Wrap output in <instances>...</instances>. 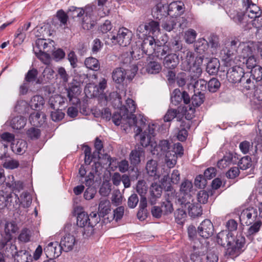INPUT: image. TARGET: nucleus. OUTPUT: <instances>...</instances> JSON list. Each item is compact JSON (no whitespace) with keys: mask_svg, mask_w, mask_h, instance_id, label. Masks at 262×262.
<instances>
[{"mask_svg":"<svg viewBox=\"0 0 262 262\" xmlns=\"http://www.w3.org/2000/svg\"><path fill=\"white\" fill-rule=\"evenodd\" d=\"M197 33L196 31L192 29H189L185 32L184 39L187 43H193L196 39Z\"/></svg>","mask_w":262,"mask_h":262,"instance_id":"obj_53","label":"nucleus"},{"mask_svg":"<svg viewBox=\"0 0 262 262\" xmlns=\"http://www.w3.org/2000/svg\"><path fill=\"white\" fill-rule=\"evenodd\" d=\"M18 230L17 224L15 222H10L6 223L5 225V236L2 238H7L8 239H12V233H15Z\"/></svg>","mask_w":262,"mask_h":262,"instance_id":"obj_34","label":"nucleus"},{"mask_svg":"<svg viewBox=\"0 0 262 262\" xmlns=\"http://www.w3.org/2000/svg\"><path fill=\"white\" fill-rule=\"evenodd\" d=\"M62 249L57 242H50L44 248V252L47 257L55 258L61 254Z\"/></svg>","mask_w":262,"mask_h":262,"instance_id":"obj_9","label":"nucleus"},{"mask_svg":"<svg viewBox=\"0 0 262 262\" xmlns=\"http://www.w3.org/2000/svg\"><path fill=\"white\" fill-rule=\"evenodd\" d=\"M21 204L23 207L28 208L32 203V196L29 193L27 192H23L20 196Z\"/></svg>","mask_w":262,"mask_h":262,"instance_id":"obj_58","label":"nucleus"},{"mask_svg":"<svg viewBox=\"0 0 262 262\" xmlns=\"http://www.w3.org/2000/svg\"><path fill=\"white\" fill-rule=\"evenodd\" d=\"M182 100L185 104L190 102V97L188 94L185 91L181 92L178 89H175L171 96V103L176 106L180 104Z\"/></svg>","mask_w":262,"mask_h":262,"instance_id":"obj_11","label":"nucleus"},{"mask_svg":"<svg viewBox=\"0 0 262 262\" xmlns=\"http://www.w3.org/2000/svg\"><path fill=\"white\" fill-rule=\"evenodd\" d=\"M11 197V194L3 190L0 191V209H2L7 206L9 199Z\"/></svg>","mask_w":262,"mask_h":262,"instance_id":"obj_55","label":"nucleus"},{"mask_svg":"<svg viewBox=\"0 0 262 262\" xmlns=\"http://www.w3.org/2000/svg\"><path fill=\"white\" fill-rule=\"evenodd\" d=\"M75 244V236L71 234H67L61 238L59 245L62 250L67 252L73 249Z\"/></svg>","mask_w":262,"mask_h":262,"instance_id":"obj_14","label":"nucleus"},{"mask_svg":"<svg viewBox=\"0 0 262 262\" xmlns=\"http://www.w3.org/2000/svg\"><path fill=\"white\" fill-rule=\"evenodd\" d=\"M250 75H249V77L250 78L252 77V80L255 83V84L257 82L259 81L262 79V68L258 65L255 67L254 68H252L251 70Z\"/></svg>","mask_w":262,"mask_h":262,"instance_id":"obj_43","label":"nucleus"},{"mask_svg":"<svg viewBox=\"0 0 262 262\" xmlns=\"http://www.w3.org/2000/svg\"><path fill=\"white\" fill-rule=\"evenodd\" d=\"M46 115L43 113L40 112L31 113L29 117L31 124L36 127L42 125L46 122Z\"/></svg>","mask_w":262,"mask_h":262,"instance_id":"obj_20","label":"nucleus"},{"mask_svg":"<svg viewBox=\"0 0 262 262\" xmlns=\"http://www.w3.org/2000/svg\"><path fill=\"white\" fill-rule=\"evenodd\" d=\"M121 105V104H120ZM121 108H125L126 110V114L129 116V117H132L133 115H134V113L136 111V105L135 101L132 99L128 98L126 100V105L121 106Z\"/></svg>","mask_w":262,"mask_h":262,"instance_id":"obj_44","label":"nucleus"},{"mask_svg":"<svg viewBox=\"0 0 262 262\" xmlns=\"http://www.w3.org/2000/svg\"><path fill=\"white\" fill-rule=\"evenodd\" d=\"M126 75V71L122 68H117L114 70L112 73L113 81L118 84L123 82Z\"/></svg>","mask_w":262,"mask_h":262,"instance_id":"obj_31","label":"nucleus"},{"mask_svg":"<svg viewBox=\"0 0 262 262\" xmlns=\"http://www.w3.org/2000/svg\"><path fill=\"white\" fill-rule=\"evenodd\" d=\"M186 216V211L183 209L179 208L174 212L175 220L179 224L184 223Z\"/></svg>","mask_w":262,"mask_h":262,"instance_id":"obj_54","label":"nucleus"},{"mask_svg":"<svg viewBox=\"0 0 262 262\" xmlns=\"http://www.w3.org/2000/svg\"><path fill=\"white\" fill-rule=\"evenodd\" d=\"M85 16L83 18L82 26L84 30H90L94 28L96 22L91 18V13L93 11V7L87 6L85 7Z\"/></svg>","mask_w":262,"mask_h":262,"instance_id":"obj_19","label":"nucleus"},{"mask_svg":"<svg viewBox=\"0 0 262 262\" xmlns=\"http://www.w3.org/2000/svg\"><path fill=\"white\" fill-rule=\"evenodd\" d=\"M169 11V6H168L167 4L159 3L156 5L154 16L159 20L168 17Z\"/></svg>","mask_w":262,"mask_h":262,"instance_id":"obj_18","label":"nucleus"},{"mask_svg":"<svg viewBox=\"0 0 262 262\" xmlns=\"http://www.w3.org/2000/svg\"><path fill=\"white\" fill-rule=\"evenodd\" d=\"M169 8L177 11L178 15H181L184 11V5L179 1L171 3L169 5Z\"/></svg>","mask_w":262,"mask_h":262,"instance_id":"obj_61","label":"nucleus"},{"mask_svg":"<svg viewBox=\"0 0 262 262\" xmlns=\"http://www.w3.org/2000/svg\"><path fill=\"white\" fill-rule=\"evenodd\" d=\"M156 46V42L154 37L149 35L144 39L139 49L144 54L150 55L154 54Z\"/></svg>","mask_w":262,"mask_h":262,"instance_id":"obj_12","label":"nucleus"},{"mask_svg":"<svg viewBox=\"0 0 262 262\" xmlns=\"http://www.w3.org/2000/svg\"><path fill=\"white\" fill-rule=\"evenodd\" d=\"M31 236L30 230L27 228H24L21 230L18 237V239L21 242L28 243L30 241Z\"/></svg>","mask_w":262,"mask_h":262,"instance_id":"obj_59","label":"nucleus"},{"mask_svg":"<svg viewBox=\"0 0 262 262\" xmlns=\"http://www.w3.org/2000/svg\"><path fill=\"white\" fill-rule=\"evenodd\" d=\"M242 47V55L244 58H246L249 56H253L255 47L252 44H243Z\"/></svg>","mask_w":262,"mask_h":262,"instance_id":"obj_51","label":"nucleus"},{"mask_svg":"<svg viewBox=\"0 0 262 262\" xmlns=\"http://www.w3.org/2000/svg\"><path fill=\"white\" fill-rule=\"evenodd\" d=\"M241 42L238 39L229 40L226 42L220 52V57L226 67H231L234 63L233 57L237 53Z\"/></svg>","mask_w":262,"mask_h":262,"instance_id":"obj_4","label":"nucleus"},{"mask_svg":"<svg viewBox=\"0 0 262 262\" xmlns=\"http://www.w3.org/2000/svg\"><path fill=\"white\" fill-rule=\"evenodd\" d=\"M100 219L97 213L92 212L90 215L84 211L79 213L77 216V224L81 229L84 238H89L94 233V227L99 223Z\"/></svg>","mask_w":262,"mask_h":262,"instance_id":"obj_3","label":"nucleus"},{"mask_svg":"<svg viewBox=\"0 0 262 262\" xmlns=\"http://www.w3.org/2000/svg\"><path fill=\"white\" fill-rule=\"evenodd\" d=\"M69 15L64 12L63 10H59L57 12L56 17L60 23V26H66Z\"/></svg>","mask_w":262,"mask_h":262,"instance_id":"obj_63","label":"nucleus"},{"mask_svg":"<svg viewBox=\"0 0 262 262\" xmlns=\"http://www.w3.org/2000/svg\"><path fill=\"white\" fill-rule=\"evenodd\" d=\"M230 18L237 25L241 26L245 30L250 29L248 22L247 16L242 12L234 11L229 14Z\"/></svg>","mask_w":262,"mask_h":262,"instance_id":"obj_13","label":"nucleus"},{"mask_svg":"<svg viewBox=\"0 0 262 262\" xmlns=\"http://www.w3.org/2000/svg\"><path fill=\"white\" fill-rule=\"evenodd\" d=\"M12 150L17 154L21 155L24 153L27 148V143L26 141L20 140L17 142L15 145L12 146Z\"/></svg>","mask_w":262,"mask_h":262,"instance_id":"obj_48","label":"nucleus"},{"mask_svg":"<svg viewBox=\"0 0 262 262\" xmlns=\"http://www.w3.org/2000/svg\"><path fill=\"white\" fill-rule=\"evenodd\" d=\"M186 56L187 60L189 66V67H188L187 69H189L190 72H191V76L192 78H194V79H195L201 75L202 69L199 66L193 65V67H191L190 65H189L190 62L193 60L194 58L192 52H188L187 53Z\"/></svg>","mask_w":262,"mask_h":262,"instance_id":"obj_22","label":"nucleus"},{"mask_svg":"<svg viewBox=\"0 0 262 262\" xmlns=\"http://www.w3.org/2000/svg\"><path fill=\"white\" fill-rule=\"evenodd\" d=\"M179 63V56L174 53L167 54L164 59V66L170 69H174Z\"/></svg>","mask_w":262,"mask_h":262,"instance_id":"obj_24","label":"nucleus"},{"mask_svg":"<svg viewBox=\"0 0 262 262\" xmlns=\"http://www.w3.org/2000/svg\"><path fill=\"white\" fill-rule=\"evenodd\" d=\"M111 203L107 199H103L100 201L99 207H98V215L99 218L100 217H104L106 215L108 214L111 211Z\"/></svg>","mask_w":262,"mask_h":262,"instance_id":"obj_28","label":"nucleus"},{"mask_svg":"<svg viewBox=\"0 0 262 262\" xmlns=\"http://www.w3.org/2000/svg\"><path fill=\"white\" fill-rule=\"evenodd\" d=\"M251 165V159L248 156H246L242 158L238 163V166L242 170H246L250 168Z\"/></svg>","mask_w":262,"mask_h":262,"instance_id":"obj_56","label":"nucleus"},{"mask_svg":"<svg viewBox=\"0 0 262 262\" xmlns=\"http://www.w3.org/2000/svg\"><path fill=\"white\" fill-rule=\"evenodd\" d=\"M157 168V163L155 160H150L146 163V169L148 174L151 177L155 176Z\"/></svg>","mask_w":262,"mask_h":262,"instance_id":"obj_52","label":"nucleus"},{"mask_svg":"<svg viewBox=\"0 0 262 262\" xmlns=\"http://www.w3.org/2000/svg\"><path fill=\"white\" fill-rule=\"evenodd\" d=\"M216 242L224 247L227 246L224 255L227 258L232 259L237 257L243 252L245 245V238L242 234L234 236L231 232L224 231L217 234Z\"/></svg>","mask_w":262,"mask_h":262,"instance_id":"obj_1","label":"nucleus"},{"mask_svg":"<svg viewBox=\"0 0 262 262\" xmlns=\"http://www.w3.org/2000/svg\"><path fill=\"white\" fill-rule=\"evenodd\" d=\"M132 34L129 30L125 28H120L116 34L111 35L110 39L113 43H118L122 47L128 45L132 40Z\"/></svg>","mask_w":262,"mask_h":262,"instance_id":"obj_5","label":"nucleus"},{"mask_svg":"<svg viewBox=\"0 0 262 262\" xmlns=\"http://www.w3.org/2000/svg\"><path fill=\"white\" fill-rule=\"evenodd\" d=\"M162 67L160 63L155 60L147 62L145 66V70L148 74H156L159 73L161 70Z\"/></svg>","mask_w":262,"mask_h":262,"instance_id":"obj_37","label":"nucleus"},{"mask_svg":"<svg viewBox=\"0 0 262 262\" xmlns=\"http://www.w3.org/2000/svg\"><path fill=\"white\" fill-rule=\"evenodd\" d=\"M11 126L16 129H20L26 125V119L24 117L17 116L14 117L11 121Z\"/></svg>","mask_w":262,"mask_h":262,"instance_id":"obj_46","label":"nucleus"},{"mask_svg":"<svg viewBox=\"0 0 262 262\" xmlns=\"http://www.w3.org/2000/svg\"><path fill=\"white\" fill-rule=\"evenodd\" d=\"M84 91L86 96L90 98L98 97L102 94L98 89L97 85L92 83L86 84Z\"/></svg>","mask_w":262,"mask_h":262,"instance_id":"obj_33","label":"nucleus"},{"mask_svg":"<svg viewBox=\"0 0 262 262\" xmlns=\"http://www.w3.org/2000/svg\"><path fill=\"white\" fill-rule=\"evenodd\" d=\"M38 74V72L36 69L32 68L29 70L25 75V81L29 83L35 82L36 84H41L42 80L37 78Z\"/></svg>","mask_w":262,"mask_h":262,"instance_id":"obj_29","label":"nucleus"},{"mask_svg":"<svg viewBox=\"0 0 262 262\" xmlns=\"http://www.w3.org/2000/svg\"><path fill=\"white\" fill-rule=\"evenodd\" d=\"M162 192V187L157 183H152L150 187L149 202L151 205H154L156 202V200L161 196Z\"/></svg>","mask_w":262,"mask_h":262,"instance_id":"obj_23","label":"nucleus"},{"mask_svg":"<svg viewBox=\"0 0 262 262\" xmlns=\"http://www.w3.org/2000/svg\"><path fill=\"white\" fill-rule=\"evenodd\" d=\"M84 64L88 69L95 71H98L100 67L99 60L92 57L86 58L84 61Z\"/></svg>","mask_w":262,"mask_h":262,"instance_id":"obj_41","label":"nucleus"},{"mask_svg":"<svg viewBox=\"0 0 262 262\" xmlns=\"http://www.w3.org/2000/svg\"><path fill=\"white\" fill-rule=\"evenodd\" d=\"M126 110L120 108L119 112H115L112 116L113 123L116 125L121 124L128 123L129 116L126 114Z\"/></svg>","mask_w":262,"mask_h":262,"instance_id":"obj_15","label":"nucleus"},{"mask_svg":"<svg viewBox=\"0 0 262 262\" xmlns=\"http://www.w3.org/2000/svg\"><path fill=\"white\" fill-rule=\"evenodd\" d=\"M172 199H170L168 196L167 200L161 204V207L163 215H168L173 211V208L172 204L170 202V200Z\"/></svg>","mask_w":262,"mask_h":262,"instance_id":"obj_50","label":"nucleus"},{"mask_svg":"<svg viewBox=\"0 0 262 262\" xmlns=\"http://www.w3.org/2000/svg\"><path fill=\"white\" fill-rule=\"evenodd\" d=\"M204 94L202 92H198L192 96L191 101L193 106H199L204 102Z\"/></svg>","mask_w":262,"mask_h":262,"instance_id":"obj_47","label":"nucleus"},{"mask_svg":"<svg viewBox=\"0 0 262 262\" xmlns=\"http://www.w3.org/2000/svg\"><path fill=\"white\" fill-rule=\"evenodd\" d=\"M220 86V82L215 78H211L208 82V90L210 92H216Z\"/></svg>","mask_w":262,"mask_h":262,"instance_id":"obj_57","label":"nucleus"},{"mask_svg":"<svg viewBox=\"0 0 262 262\" xmlns=\"http://www.w3.org/2000/svg\"><path fill=\"white\" fill-rule=\"evenodd\" d=\"M85 9L84 10L82 8H78L74 6H71L69 9L68 12L69 16L73 18L76 17H80L85 13Z\"/></svg>","mask_w":262,"mask_h":262,"instance_id":"obj_45","label":"nucleus"},{"mask_svg":"<svg viewBox=\"0 0 262 262\" xmlns=\"http://www.w3.org/2000/svg\"><path fill=\"white\" fill-rule=\"evenodd\" d=\"M214 227L211 222L208 219L204 220L198 227V234L204 238H208L214 233Z\"/></svg>","mask_w":262,"mask_h":262,"instance_id":"obj_8","label":"nucleus"},{"mask_svg":"<svg viewBox=\"0 0 262 262\" xmlns=\"http://www.w3.org/2000/svg\"><path fill=\"white\" fill-rule=\"evenodd\" d=\"M170 52H177L182 49V43L179 37L176 36L167 42Z\"/></svg>","mask_w":262,"mask_h":262,"instance_id":"obj_36","label":"nucleus"},{"mask_svg":"<svg viewBox=\"0 0 262 262\" xmlns=\"http://www.w3.org/2000/svg\"><path fill=\"white\" fill-rule=\"evenodd\" d=\"M191 123L189 121H182L181 123L177 134L178 139L182 142L186 140L188 136L187 130L189 129Z\"/></svg>","mask_w":262,"mask_h":262,"instance_id":"obj_25","label":"nucleus"},{"mask_svg":"<svg viewBox=\"0 0 262 262\" xmlns=\"http://www.w3.org/2000/svg\"><path fill=\"white\" fill-rule=\"evenodd\" d=\"M178 202L182 205L188 209V214L192 217H195L200 216L202 214V207L200 204H194L186 201L184 197L179 198Z\"/></svg>","mask_w":262,"mask_h":262,"instance_id":"obj_7","label":"nucleus"},{"mask_svg":"<svg viewBox=\"0 0 262 262\" xmlns=\"http://www.w3.org/2000/svg\"><path fill=\"white\" fill-rule=\"evenodd\" d=\"M28 257H31L30 253L24 249L19 251L16 250V253L13 258L15 262H28Z\"/></svg>","mask_w":262,"mask_h":262,"instance_id":"obj_42","label":"nucleus"},{"mask_svg":"<svg viewBox=\"0 0 262 262\" xmlns=\"http://www.w3.org/2000/svg\"><path fill=\"white\" fill-rule=\"evenodd\" d=\"M64 113L61 110L57 109L51 112V118L53 121L58 122L61 121L64 117Z\"/></svg>","mask_w":262,"mask_h":262,"instance_id":"obj_64","label":"nucleus"},{"mask_svg":"<svg viewBox=\"0 0 262 262\" xmlns=\"http://www.w3.org/2000/svg\"><path fill=\"white\" fill-rule=\"evenodd\" d=\"M11 240L7 238H2L0 242V248L5 255L8 257H13L17 250L16 245L13 244Z\"/></svg>","mask_w":262,"mask_h":262,"instance_id":"obj_10","label":"nucleus"},{"mask_svg":"<svg viewBox=\"0 0 262 262\" xmlns=\"http://www.w3.org/2000/svg\"><path fill=\"white\" fill-rule=\"evenodd\" d=\"M178 156L171 151L167 152L165 154V161L169 168H172L176 164Z\"/></svg>","mask_w":262,"mask_h":262,"instance_id":"obj_49","label":"nucleus"},{"mask_svg":"<svg viewBox=\"0 0 262 262\" xmlns=\"http://www.w3.org/2000/svg\"><path fill=\"white\" fill-rule=\"evenodd\" d=\"M144 150L142 147L136 148L129 154V160L134 166L138 165L141 162V158L144 157Z\"/></svg>","mask_w":262,"mask_h":262,"instance_id":"obj_21","label":"nucleus"},{"mask_svg":"<svg viewBox=\"0 0 262 262\" xmlns=\"http://www.w3.org/2000/svg\"><path fill=\"white\" fill-rule=\"evenodd\" d=\"M247 16L248 18L254 19L261 14L260 8L252 2L245 5Z\"/></svg>","mask_w":262,"mask_h":262,"instance_id":"obj_26","label":"nucleus"},{"mask_svg":"<svg viewBox=\"0 0 262 262\" xmlns=\"http://www.w3.org/2000/svg\"><path fill=\"white\" fill-rule=\"evenodd\" d=\"M262 222L260 220H257L255 222H254L247 231L246 236L247 238L252 241L253 236L259 231Z\"/></svg>","mask_w":262,"mask_h":262,"instance_id":"obj_35","label":"nucleus"},{"mask_svg":"<svg viewBox=\"0 0 262 262\" xmlns=\"http://www.w3.org/2000/svg\"><path fill=\"white\" fill-rule=\"evenodd\" d=\"M169 48L166 44H165L163 46L157 45L154 54L157 58L162 59H164L165 57L169 54Z\"/></svg>","mask_w":262,"mask_h":262,"instance_id":"obj_38","label":"nucleus"},{"mask_svg":"<svg viewBox=\"0 0 262 262\" xmlns=\"http://www.w3.org/2000/svg\"><path fill=\"white\" fill-rule=\"evenodd\" d=\"M160 182L166 192V195L170 199H173L176 196L175 190L171 185L172 182L168 174L163 176Z\"/></svg>","mask_w":262,"mask_h":262,"instance_id":"obj_17","label":"nucleus"},{"mask_svg":"<svg viewBox=\"0 0 262 262\" xmlns=\"http://www.w3.org/2000/svg\"><path fill=\"white\" fill-rule=\"evenodd\" d=\"M150 135H147L146 130H144L140 135V143L143 147H147L151 143L152 137H150Z\"/></svg>","mask_w":262,"mask_h":262,"instance_id":"obj_60","label":"nucleus"},{"mask_svg":"<svg viewBox=\"0 0 262 262\" xmlns=\"http://www.w3.org/2000/svg\"><path fill=\"white\" fill-rule=\"evenodd\" d=\"M80 93V87L76 85H70L68 90V97L71 101L73 97L78 95Z\"/></svg>","mask_w":262,"mask_h":262,"instance_id":"obj_62","label":"nucleus"},{"mask_svg":"<svg viewBox=\"0 0 262 262\" xmlns=\"http://www.w3.org/2000/svg\"><path fill=\"white\" fill-rule=\"evenodd\" d=\"M193 190V184L191 181L185 179L181 183L180 187V193L185 196L191 199L190 193Z\"/></svg>","mask_w":262,"mask_h":262,"instance_id":"obj_27","label":"nucleus"},{"mask_svg":"<svg viewBox=\"0 0 262 262\" xmlns=\"http://www.w3.org/2000/svg\"><path fill=\"white\" fill-rule=\"evenodd\" d=\"M165 18V20H163L161 27L165 31L170 32L176 28L178 19L173 17H167Z\"/></svg>","mask_w":262,"mask_h":262,"instance_id":"obj_30","label":"nucleus"},{"mask_svg":"<svg viewBox=\"0 0 262 262\" xmlns=\"http://www.w3.org/2000/svg\"><path fill=\"white\" fill-rule=\"evenodd\" d=\"M45 104L43 97L40 95H35L31 99L30 105L33 110H40Z\"/></svg>","mask_w":262,"mask_h":262,"instance_id":"obj_39","label":"nucleus"},{"mask_svg":"<svg viewBox=\"0 0 262 262\" xmlns=\"http://www.w3.org/2000/svg\"><path fill=\"white\" fill-rule=\"evenodd\" d=\"M239 218L242 224H245L247 226L252 225L256 221L259 220L257 210L254 207H248L243 210Z\"/></svg>","mask_w":262,"mask_h":262,"instance_id":"obj_6","label":"nucleus"},{"mask_svg":"<svg viewBox=\"0 0 262 262\" xmlns=\"http://www.w3.org/2000/svg\"><path fill=\"white\" fill-rule=\"evenodd\" d=\"M220 66V61L216 58H211L207 63L206 71L209 75H215L217 73Z\"/></svg>","mask_w":262,"mask_h":262,"instance_id":"obj_32","label":"nucleus"},{"mask_svg":"<svg viewBox=\"0 0 262 262\" xmlns=\"http://www.w3.org/2000/svg\"><path fill=\"white\" fill-rule=\"evenodd\" d=\"M234 64L229 67L227 70L226 76L228 81L232 83L239 84L243 92L255 90L256 85L249 77V74L246 73L243 68Z\"/></svg>","mask_w":262,"mask_h":262,"instance_id":"obj_2","label":"nucleus"},{"mask_svg":"<svg viewBox=\"0 0 262 262\" xmlns=\"http://www.w3.org/2000/svg\"><path fill=\"white\" fill-rule=\"evenodd\" d=\"M170 143L168 140H163L160 141L158 145L155 147V150H156L157 155L166 154L167 152H169Z\"/></svg>","mask_w":262,"mask_h":262,"instance_id":"obj_40","label":"nucleus"},{"mask_svg":"<svg viewBox=\"0 0 262 262\" xmlns=\"http://www.w3.org/2000/svg\"><path fill=\"white\" fill-rule=\"evenodd\" d=\"M138 119H139V121H138L137 117L134 115L132 117H130L128 121L129 126H135L137 127V129L135 131L136 136H138L140 134L142 131L143 127L146 125V119L144 117L139 115Z\"/></svg>","mask_w":262,"mask_h":262,"instance_id":"obj_16","label":"nucleus"}]
</instances>
